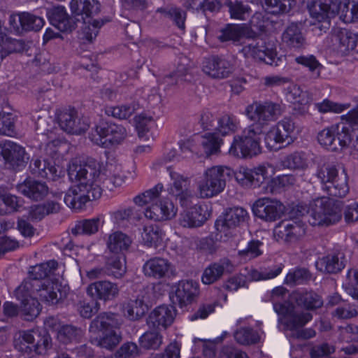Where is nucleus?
Here are the masks:
<instances>
[{
  "label": "nucleus",
  "instance_id": "55",
  "mask_svg": "<svg viewBox=\"0 0 358 358\" xmlns=\"http://www.w3.org/2000/svg\"><path fill=\"white\" fill-rule=\"evenodd\" d=\"M312 319L313 315L310 313H298L294 310L291 316L287 317L285 324L290 331H296L305 326Z\"/></svg>",
  "mask_w": 358,
  "mask_h": 358
},
{
  "label": "nucleus",
  "instance_id": "40",
  "mask_svg": "<svg viewBox=\"0 0 358 358\" xmlns=\"http://www.w3.org/2000/svg\"><path fill=\"white\" fill-rule=\"evenodd\" d=\"M38 281L35 280H24L15 289V298L22 301H27L31 299H36V288L39 287Z\"/></svg>",
  "mask_w": 358,
  "mask_h": 358
},
{
  "label": "nucleus",
  "instance_id": "7",
  "mask_svg": "<svg viewBox=\"0 0 358 358\" xmlns=\"http://www.w3.org/2000/svg\"><path fill=\"white\" fill-rule=\"evenodd\" d=\"M127 136L124 127L110 121H101L90 134L89 138L94 144L110 148L120 144Z\"/></svg>",
  "mask_w": 358,
  "mask_h": 358
},
{
  "label": "nucleus",
  "instance_id": "63",
  "mask_svg": "<svg viewBox=\"0 0 358 358\" xmlns=\"http://www.w3.org/2000/svg\"><path fill=\"white\" fill-rule=\"evenodd\" d=\"M281 105L272 101H265L260 103L254 101L252 104L247 106L245 112H275L282 110Z\"/></svg>",
  "mask_w": 358,
  "mask_h": 358
},
{
  "label": "nucleus",
  "instance_id": "47",
  "mask_svg": "<svg viewBox=\"0 0 358 358\" xmlns=\"http://www.w3.org/2000/svg\"><path fill=\"white\" fill-rule=\"evenodd\" d=\"M339 6L338 14L343 21L350 23L358 20V0H345Z\"/></svg>",
  "mask_w": 358,
  "mask_h": 358
},
{
  "label": "nucleus",
  "instance_id": "16",
  "mask_svg": "<svg viewBox=\"0 0 358 358\" xmlns=\"http://www.w3.org/2000/svg\"><path fill=\"white\" fill-rule=\"evenodd\" d=\"M9 24L16 33L38 31L44 25L43 19L29 12L12 14L9 17Z\"/></svg>",
  "mask_w": 358,
  "mask_h": 358
},
{
  "label": "nucleus",
  "instance_id": "36",
  "mask_svg": "<svg viewBox=\"0 0 358 358\" xmlns=\"http://www.w3.org/2000/svg\"><path fill=\"white\" fill-rule=\"evenodd\" d=\"M31 168L35 174L52 180H57L63 173L59 166L50 165L47 161L39 159L31 164Z\"/></svg>",
  "mask_w": 358,
  "mask_h": 358
},
{
  "label": "nucleus",
  "instance_id": "18",
  "mask_svg": "<svg viewBox=\"0 0 358 358\" xmlns=\"http://www.w3.org/2000/svg\"><path fill=\"white\" fill-rule=\"evenodd\" d=\"M268 171L264 165H259L252 169L241 166L235 172V178L241 186L245 187H258L267 177Z\"/></svg>",
  "mask_w": 358,
  "mask_h": 358
},
{
  "label": "nucleus",
  "instance_id": "39",
  "mask_svg": "<svg viewBox=\"0 0 358 358\" xmlns=\"http://www.w3.org/2000/svg\"><path fill=\"white\" fill-rule=\"evenodd\" d=\"M59 210L60 205L59 203L48 201L43 204L31 206L29 211V215L32 220H41L45 216L57 213Z\"/></svg>",
  "mask_w": 358,
  "mask_h": 358
},
{
  "label": "nucleus",
  "instance_id": "10",
  "mask_svg": "<svg viewBox=\"0 0 358 358\" xmlns=\"http://www.w3.org/2000/svg\"><path fill=\"white\" fill-rule=\"evenodd\" d=\"M306 233V224L302 220L282 221L274 229V236L278 241L295 243Z\"/></svg>",
  "mask_w": 358,
  "mask_h": 358
},
{
  "label": "nucleus",
  "instance_id": "25",
  "mask_svg": "<svg viewBox=\"0 0 358 358\" xmlns=\"http://www.w3.org/2000/svg\"><path fill=\"white\" fill-rule=\"evenodd\" d=\"M50 23L62 32H71L80 22L79 18L69 16L63 6L54 7L48 12Z\"/></svg>",
  "mask_w": 358,
  "mask_h": 358
},
{
  "label": "nucleus",
  "instance_id": "38",
  "mask_svg": "<svg viewBox=\"0 0 358 358\" xmlns=\"http://www.w3.org/2000/svg\"><path fill=\"white\" fill-rule=\"evenodd\" d=\"M163 231L157 224H145L141 232L143 243L147 247H157L162 241Z\"/></svg>",
  "mask_w": 358,
  "mask_h": 358
},
{
  "label": "nucleus",
  "instance_id": "57",
  "mask_svg": "<svg viewBox=\"0 0 358 358\" xmlns=\"http://www.w3.org/2000/svg\"><path fill=\"white\" fill-rule=\"evenodd\" d=\"M262 245L263 243L260 241L252 240L248 243L245 249L238 251V255L245 262L257 258L263 254L261 249Z\"/></svg>",
  "mask_w": 358,
  "mask_h": 358
},
{
  "label": "nucleus",
  "instance_id": "41",
  "mask_svg": "<svg viewBox=\"0 0 358 358\" xmlns=\"http://www.w3.org/2000/svg\"><path fill=\"white\" fill-rule=\"evenodd\" d=\"M275 113H246L248 117L253 122L249 127V130L261 137L263 129L271 122L275 120Z\"/></svg>",
  "mask_w": 358,
  "mask_h": 358
},
{
  "label": "nucleus",
  "instance_id": "31",
  "mask_svg": "<svg viewBox=\"0 0 358 358\" xmlns=\"http://www.w3.org/2000/svg\"><path fill=\"white\" fill-rule=\"evenodd\" d=\"M203 71L212 78H224L231 73L232 66L227 60L213 56L207 59Z\"/></svg>",
  "mask_w": 358,
  "mask_h": 358
},
{
  "label": "nucleus",
  "instance_id": "2",
  "mask_svg": "<svg viewBox=\"0 0 358 358\" xmlns=\"http://www.w3.org/2000/svg\"><path fill=\"white\" fill-rule=\"evenodd\" d=\"M308 215V222L312 226H329L338 222L342 217L341 208L333 199L321 197L314 199L309 206L299 203L294 206L289 215L291 220H298Z\"/></svg>",
  "mask_w": 358,
  "mask_h": 358
},
{
  "label": "nucleus",
  "instance_id": "12",
  "mask_svg": "<svg viewBox=\"0 0 358 358\" xmlns=\"http://www.w3.org/2000/svg\"><path fill=\"white\" fill-rule=\"evenodd\" d=\"M340 3L341 0H308L307 8L313 18L329 24L330 19L338 14Z\"/></svg>",
  "mask_w": 358,
  "mask_h": 358
},
{
  "label": "nucleus",
  "instance_id": "3",
  "mask_svg": "<svg viewBox=\"0 0 358 358\" xmlns=\"http://www.w3.org/2000/svg\"><path fill=\"white\" fill-rule=\"evenodd\" d=\"M163 190V185L158 183L154 187L134 198V202L140 206L151 203L145 211V216L147 218L154 221H163L171 220L176 215L177 208L173 202L168 199L161 198Z\"/></svg>",
  "mask_w": 358,
  "mask_h": 358
},
{
  "label": "nucleus",
  "instance_id": "45",
  "mask_svg": "<svg viewBox=\"0 0 358 358\" xmlns=\"http://www.w3.org/2000/svg\"><path fill=\"white\" fill-rule=\"evenodd\" d=\"M200 144L207 156L220 152L223 140L216 133H208L201 137Z\"/></svg>",
  "mask_w": 358,
  "mask_h": 358
},
{
  "label": "nucleus",
  "instance_id": "59",
  "mask_svg": "<svg viewBox=\"0 0 358 358\" xmlns=\"http://www.w3.org/2000/svg\"><path fill=\"white\" fill-rule=\"evenodd\" d=\"M81 20L83 24L82 31L84 38L89 41H92L97 36L99 29L103 24V22L98 20H94L93 17Z\"/></svg>",
  "mask_w": 358,
  "mask_h": 358
},
{
  "label": "nucleus",
  "instance_id": "11",
  "mask_svg": "<svg viewBox=\"0 0 358 358\" xmlns=\"http://www.w3.org/2000/svg\"><path fill=\"white\" fill-rule=\"evenodd\" d=\"M285 206L279 201L268 197L257 199L252 206L254 215L266 222L280 219L285 212Z\"/></svg>",
  "mask_w": 358,
  "mask_h": 358
},
{
  "label": "nucleus",
  "instance_id": "34",
  "mask_svg": "<svg viewBox=\"0 0 358 358\" xmlns=\"http://www.w3.org/2000/svg\"><path fill=\"white\" fill-rule=\"evenodd\" d=\"M58 263L55 260H50L47 262L37 264L31 267L29 274V280L45 282L47 279H54L53 275L57 269Z\"/></svg>",
  "mask_w": 358,
  "mask_h": 358
},
{
  "label": "nucleus",
  "instance_id": "28",
  "mask_svg": "<svg viewBox=\"0 0 358 358\" xmlns=\"http://www.w3.org/2000/svg\"><path fill=\"white\" fill-rule=\"evenodd\" d=\"M241 52L246 57H251L267 64H272L276 55L275 52L266 47L262 41L245 45Z\"/></svg>",
  "mask_w": 358,
  "mask_h": 358
},
{
  "label": "nucleus",
  "instance_id": "51",
  "mask_svg": "<svg viewBox=\"0 0 358 358\" xmlns=\"http://www.w3.org/2000/svg\"><path fill=\"white\" fill-rule=\"evenodd\" d=\"M41 311V306L37 299H31L27 301H22L20 317L26 321H33Z\"/></svg>",
  "mask_w": 358,
  "mask_h": 358
},
{
  "label": "nucleus",
  "instance_id": "22",
  "mask_svg": "<svg viewBox=\"0 0 358 358\" xmlns=\"http://www.w3.org/2000/svg\"><path fill=\"white\" fill-rule=\"evenodd\" d=\"M119 287L117 283L109 280H98L90 284L87 288L89 296L96 300L103 301H112L119 294Z\"/></svg>",
  "mask_w": 358,
  "mask_h": 358
},
{
  "label": "nucleus",
  "instance_id": "19",
  "mask_svg": "<svg viewBox=\"0 0 358 358\" xmlns=\"http://www.w3.org/2000/svg\"><path fill=\"white\" fill-rule=\"evenodd\" d=\"M249 217V214L245 208L234 207L226 213L223 218L217 219L215 226L218 231L227 235L228 230L245 224L248 222Z\"/></svg>",
  "mask_w": 358,
  "mask_h": 358
},
{
  "label": "nucleus",
  "instance_id": "64",
  "mask_svg": "<svg viewBox=\"0 0 358 358\" xmlns=\"http://www.w3.org/2000/svg\"><path fill=\"white\" fill-rule=\"evenodd\" d=\"M39 331L38 329L23 331L21 335L20 350L28 352L29 350L31 351V348L35 347Z\"/></svg>",
  "mask_w": 358,
  "mask_h": 358
},
{
  "label": "nucleus",
  "instance_id": "8",
  "mask_svg": "<svg viewBox=\"0 0 358 358\" xmlns=\"http://www.w3.org/2000/svg\"><path fill=\"white\" fill-rule=\"evenodd\" d=\"M347 130L344 120L325 128L317 134L318 143L330 151L341 150L350 144V137L345 133Z\"/></svg>",
  "mask_w": 358,
  "mask_h": 358
},
{
  "label": "nucleus",
  "instance_id": "61",
  "mask_svg": "<svg viewBox=\"0 0 358 358\" xmlns=\"http://www.w3.org/2000/svg\"><path fill=\"white\" fill-rule=\"evenodd\" d=\"M15 134V118L13 113H0V134L13 136Z\"/></svg>",
  "mask_w": 358,
  "mask_h": 358
},
{
  "label": "nucleus",
  "instance_id": "52",
  "mask_svg": "<svg viewBox=\"0 0 358 358\" xmlns=\"http://www.w3.org/2000/svg\"><path fill=\"white\" fill-rule=\"evenodd\" d=\"M238 124V122L233 115L225 113L217 118L216 131L222 136L229 135L237 130Z\"/></svg>",
  "mask_w": 358,
  "mask_h": 358
},
{
  "label": "nucleus",
  "instance_id": "5",
  "mask_svg": "<svg viewBox=\"0 0 358 358\" xmlns=\"http://www.w3.org/2000/svg\"><path fill=\"white\" fill-rule=\"evenodd\" d=\"M316 176L324 184V189L329 196L341 198L348 193V178L345 169L339 174L335 165L327 164L317 170Z\"/></svg>",
  "mask_w": 358,
  "mask_h": 358
},
{
  "label": "nucleus",
  "instance_id": "56",
  "mask_svg": "<svg viewBox=\"0 0 358 358\" xmlns=\"http://www.w3.org/2000/svg\"><path fill=\"white\" fill-rule=\"evenodd\" d=\"M82 336V329L72 325L62 326L57 333L58 338L64 343L78 341Z\"/></svg>",
  "mask_w": 358,
  "mask_h": 358
},
{
  "label": "nucleus",
  "instance_id": "27",
  "mask_svg": "<svg viewBox=\"0 0 358 358\" xmlns=\"http://www.w3.org/2000/svg\"><path fill=\"white\" fill-rule=\"evenodd\" d=\"M17 190L24 196L38 201L43 199L48 194V187L45 182L27 178L17 185Z\"/></svg>",
  "mask_w": 358,
  "mask_h": 358
},
{
  "label": "nucleus",
  "instance_id": "14",
  "mask_svg": "<svg viewBox=\"0 0 358 358\" xmlns=\"http://www.w3.org/2000/svg\"><path fill=\"white\" fill-rule=\"evenodd\" d=\"M57 120L61 129L71 134H84L90 125L85 113H57Z\"/></svg>",
  "mask_w": 358,
  "mask_h": 358
},
{
  "label": "nucleus",
  "instance_id": "17",
  "mask_svg": "<svg viewBox=\"0 0 358 358\" xmlns=\"http://www.w3.org/2000/svg\"><path fill=\"white\" fill-rule=\"evenodd\" d=\"M171 180V186L169 189V194L174 196L180 205L183 207H188L192 203L194 196L189 189L190 180L189 178L168 169Z\"/></svg>",
  "mask_w": 358,
  "mask_h": 358
},
{
  "label": "nucleus",
  "instance_id": "48",
  "mask_svg": "<svg viewBox=\"0 0 358 358\" xmlns=\"http://www.w3.org/2000/svg\"><path fill=\"white\" fill-rule=\"evenodd\" d=\"M335 40L338 42L341 52H345L352 50L357 46V36L348 29H340L335 36Z\"/></svg>",
  "mask_w": 358,
  "mask_h": 358
},
{
  "label": "nucleus",
  "instance_id": "37",
  "mask_svg": "<svg viewBox=\"0 0 358 358\" xmlns=\"http://www.w3.org/2000/svg\"><path fill=\"white\" fill-rule=\"evenodd\" d=\"M105 267L108 276H111L115 278H122L127 271L124 254H113L108 257L106 262Z\"/></svg>",
  "mask_w": 358,
  "mask_h": 358
},
{
  "label": "nucleus",
  "instance_id": "62",
  "mask_svg": "<svg viewBox=\"0 0 358 358\" xmlns=\"http://www.w3.org/2000/svg\"><path fill=\"white\" fill-rule=\"evenodd\" d=\"M235 338L241 344L251 345L259 342V336L251 328H243L236 332Z\"/></svg>",
  "mask_w": 358,
  "mask_h": 358
},
{
  "label": "nucleus",
  "instance_id": "35",
  "mask_svg": "<svg viewBox=\"0 0 358 358\" xmlns=\"http://www.w3.org/2000/svg\"><path fill=\"white\" fill-rule=\"evenodd\" d=\"M282 40L291 48H301L306 42L300 24L296 22L291 23L284 31Z\"/></svg>",
  "mask_w": 358,
  "mask_h": 358
},
{
  "label": "nucleus",
  "instance_id": "15",
  "mask_svg": "<svg viewBox=\"0 0 358 358\" xmlns=\"http://www.w3.org/2000/svg\"><path fill=\"white\" fill-rule=\"evenodd\" d=\"M0 154L15 171L22 170L27 163L24 148L10 140L1 142Z\"/></svg>",
  "mask_w": 358,
  "mask_h": 358
},
{
  "label": "nucleus",
  "instance_id": "43",
  "mask_svg": "<svg viewBox=\"0 0 358 358\" xmlns=\"http://www.w3.org/2000/svg\"><path fill=\"white\" fill-rule=\"evenodd\" d=\"M289 138L276 124L266 134L264 141L266 148L270 150H278L280 148L278 145L287 141L289 143Z\"/></svg>",
  "mask_w": 358,
  "mask_h": 358
},
{
  "label": "nucleus",
  "instance_id": "23",
  "mask_svg": "<svg viewBox=\"0 0 358 358\" xmlns=\"http://www.w3.org/2000/svg\"><path fill=\"white\" fill-rule=\"evenodd\" d=\"M209 216L206 205H194L180 213L178 223L182 227H199L203 225Z\"/></svg>",
  "mask_w": 358,
  "mask_h": 358
},
{
  "label": "nucleus",
  "instance_id": "32",
  "mask_svg": "<svg viewBox=\"0 0 358 358\" xmlns=\"http://www.w3.org/2000/svg\"><path fill=\"white\" fill-rule=\"evenodd\" d=\"M101 223H103L102 216L78 220L75 222L71 231L76 236L80 235L92 236L99 231Z\"/></svg>",
  "mask_w": 358,
  "mask_h": 358
},
{
  "label": "nucleus",
  "instance_id": "6",
  "mask_svg": "<svg viewBox=\"0 0 358 358\" xmlns=\"http://www.w3.org/2000/svg\"><path fill=\"white\" fill-rule=\"evenodd\" d=\"M115 315L111 313H103L94 319L90 326L92 333H101L98 340V345L112 350L116 347L121 340V336L114 329L117 325Z\"/></svg>",
  "mask_w": 358,
  "mask_h": 358
},
{
  "label": "nucleus",
  "instance_id": "49",
  "mask_svg": "<svg viewBox=\"0 0 358 358\" xmlns=\"http://www.w3.org/2000/svg\"><path fill=\"white\" fill-rule=\"evenodd\" d=\"M311 280V273L304 268H296L290 270L285 278L284 283L293 286L303 285Z\"/></svg>",
  "mask_w": 358,
  "mask_h": 358
},
{
  "label": "nucleus",
  "instance_id": "46",
  "mask_svg": "<svg viewBox=\"0 0 358 358\" xmlns=\"http://www.w3.org/2000/svg\"><path fill=\"white\" fill-rule=\"evenodd\" d=\"M281 166L291 170H303L307 167V160L301 152H294L283 157L280 162Z\"/></svg>",
  "mask_w": 358,
  "mask_h": 358
},
{
  "label": "nucleus",
  "instance_id": "26",
  "mask_svg": "<svg viewBox=\"0 0 358 358\" xmlns=\"http://www.w3.org/2000/svg\"><path fill=\"white\" fill-rule=\"evenodd\" d=\"M176 312L173 306L165 305L156 307L149 315L147 323L150 328L166 329L175 318Z\"/></svg>",
  "mask_w": 358,
  "mask_h": 358
},
{
  "label": "nucleus",
  "instance_id": "30",
  "mask_svg": "<svg viewBox=\"0 0 358 358\" xmlns=\"http://www.w3.org/2000/svg\"><path fill=\"white\" fill-rule=\"evenodd\" d=\"M71 10L74 17L87 20L100 12V3L97 0H71Z\"/></svg>",
  "mask_w": 358,
  "mask_h": 358
},
{
  "label": "nucleus",
  "instance_id": "13",
  "mask_svg": "<svg viewBox=\"0 0 358 358\" xmlns=\"http://www.w3.org/2000/svg\"><path fill=\"white\" fill-rule=\"evenodd\" d=\"M142 271L147 278L157 280L169 279L175 274L173 264L167 259L159 257L147 260Z\"/></svg>",
  "mask_w": 358,
  "mask_h": 358
},
{
  "label": "nucleus",
  "instance_id": "4",
  "mask_svg": "<svg viewBox=\"0 0 358 358\" xmlns=\"http://www.w3.org/2000/svg\"><path fill=\"white\" fill-rule=\"evenodd\" d=\"M230 169L223 166L207 169L197 182V189L201 198L208 199L220 194L226 187Z\"/></svg>",
  "mask_w": 358,
  "mask_h": 358
},
{
  "label": "nucleus",
  "instance_id": "24",
  "mask_svg": "<svg viewBox=\"0 0 358 358\" xmlns=\"http://www.w3.org/2000/svg\"><path fill=\"white\" fill-rule=\"evenodd\" d=\"M175 287L174 296L180 308L193 303L199 294V284L192 280H180Z\"/></svg>",
  "mask_w": 358,
  "mask_h": 358
},
{
  "label": "nucleus",
  "instance_id": "60",
  "mask_svg": "<svg viewBox=\"0 0 358 358\" xmlns=\"http://www.w3.org/2000/svg\"><path fill=\"white\" fill-rule=\"evenodd\" d=\"M157 11L173 20L178 28L181 29H185L186 13L181 9L177 8H159Z\"/></svg>",
  "mask_w": 358,
  "mask_h": 358
},
{
  "label": "nucleus",
  "instance_id": "33",
  "mask_svg": "<svg viewBox=\"0 0 358 358\" xmlns=\"http://www.w3.org/2000/svg\"><path fill=\"white\" fill-rule=\"evenodd\" d=\"M131 243L132 240L127 234L115 231L109 234L106 245L111 253L120 255L128 250Z\"/></svg>",
  "mask_w": 358,
  "mask_h": 358
},
{
  "label": "nucleus",
  "instance_id": "54",
  "mask_svg": "<svg viewBox=\"0 0 358 358\" xmlns=\"http://www.w3.org/2000/svg\"><path fill=\"white\" fill-rule=\"evenodd\" d=\"M134 124L138 137L143 140H148L147 133L154 124L153 118L147 115L146 113H139L134 117Z\"/></svg>",
  "mask_w": 358,
  "mask_h": 358
},
{
  "label": "nucleus",
  "instance_id": "58",
  "mask_svg": "<svg viewBox=\"0 0 358 358\" xmlns=\"http://www.w3.org/2000/svg\"><path fill=\"white\" fill-rule=\"evenodd\" d=\"M264 3L271 13L282 14L289 13L296 4V0H264Z\"/></svg>",
  "mask_w": 358,
  "mask_h": 358
},
{
  "label": "nucleus",
  "instance_id": "20",
  "mask_svg": "<svg viewBox=\"0 0 358 358\" xmlns=\"http://www.w3.org/2000/svg\"><path fill=\"white\" fill-rule=\"evenodd\" d=\"M345 254L339 250L328 252L319 258L315 262L318 271L329 274H336L341 272L345 266Z\"/></svg>",
  "mask_w": 358,
  "mask_h": 358
},
{
  "label": "nucleus",
  "instance_id": "44",
  "mask_svg": "<svg viewBox=\"0 0 358 358\" xmlns=\"http://www.w3.org/2000/svg\"><path fill=\"white\" fill-rule=\"evenodd\" d=\"M148 310V305L143 298L138 297L130 300L124 307L125 315L130 320H138L142 317Z\"/></svg>",
  "mask_w": 358,
  "mask_h": 358
},
{
  "label": "nucleus",
  "instance_id": "29",
  "mask_svg": "<svg viewBox=\"0 0 358 358\" xmlns=\"http://www.w3.org/2000/svg\"><path fill=\"white\" fill-rule=\"evenodd\" d=\"M234 266L228 258L221 259L217 262L210 264L206 267L201 276V281L203 284L210 285L219 280L227 272H231Z\"/></svg>",
  "mask_w": 358,
  "mask_h": 358
},
{
  "label": "nucleus",
  "instance_id": "1",
  "mask_svg": "<svg viewBox=\"0 0 358 358\" xmlns=\"http://www.w3.org/2000/svg\"><path fill=\"white\" fill-rule=\"evenodd\" d=\"M69 177L78 182L69 189L64 201L70 208L80 210L90 201L99 199L102 187L113 190L120 186L122 180L110 176L109 166L93 161L84 165H73L69 168Z\"/></svg>",
  "mask_w": 358,
  "mask_h": 358
},
{
  "label": "nucleus",
  "instance_id": "42",
  "mask_svg": "<svg viewBox=\"0 0 358 358\" xmlns=\"http://www.w3.org/2000/svg\"><path fill=\"white\" fill-rule=\"evenodd\" d=\"M296 302L298 305L310 310L317 309L323 305L322 296L313 290L299 292Z\"/></svg>",
  "mask_w": 358,
  "mask_h": 358
},
{
  "label": "nucleus",
  "instance_id": "21",
  "mask_svg": "<svg viewBox=\"0 0 358 358\" xmlns=\"http://www.w3.org/2000/svg\"><path fill=\"white\" fill-rule=\"evenodd\" d=\"M36 288V299L48 305L57 304L64 296L61 290V284L56 279H47L44 282L38 281Z\"/></svg>",
  "mask_w": 358,
  "mask_h": 358
},
{
  "label": "nucleus",
  "instance_id": "53",
  "mask_svg": "<svg viewBox=\"0 0 358 358\" xmlns=\"http://www.w3.org/2000/svg\"><path fill=\"white\" fill-rule=\"evenodd\" d=\"M140 346L146 350H157L162 343V336L156 329L145 332L138 339Z\"/></svg>",
  "mask_w": 358,
  "mask_h": 358
},
{
  "label": "nucleus",
  "instance_id": "50",
  "mask_svg": "<svg viewBox=\"0 0 358 358\" xmlns=\"http://www.w3.org/2000/svg\"><path fill=\"white\" fill-rule=\"evenodd\" d=\"M347 130L345 133L350 137V143L358 150V113H346L342 115Z\"/></svg>",
  "mask_w": 358,
  "mask_h": 358
},
{
  "label": "nucleus",
  "instance_id": "9",
  "mask_svg": "<svg viewBox=\"0 0 358 358\" xmlns=\"http://www.w3.org/2000/svg\"><path fill=\"white\" fill-rule=\"evenodd\" d=\"M261 137L253 131L245 130L243 135L235 136L229 148L230 155L239 157H252L261 153Z\"/></svg>",
  "mask_w": 358,
  "mask_h": 358
}]
</instances>
